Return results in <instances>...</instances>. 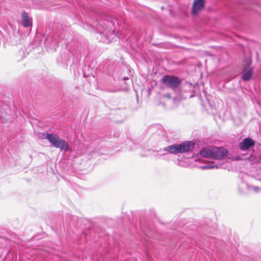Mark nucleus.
I'll use <instances>...</instances> for the list:
<instances>
[{
    "instance_id": "7",
    "label": "nucleus",
    "mask_w": 261,
    "mask_h": 261,
    "mask_svg": "<svg viewBox=\"0 0 261 261\" xmlns=\"http://www.w3.org/2000/svg\"><path fill=\"white\" fill-rule=\"evenodd\" d=\"M22 25L25 28L32 25V18L29 16V14L24 11L22 12Z\"/></svg>"
},
{
    "instance_id": "11",
    "label": "nucleus",
    "mask_w": 261,
    "mask_h": 261,
    "mask_svg": "<svg viewBox=\"0 0 261 261\" xmlns=\"http://www.w3.org/2000/svg\"><path fill=\"white\" fill-rule=\"evenodd\" d=\"M244 184L245 185V184ZM245 185L246 186V187H247V188L249 190L252 189L256 193L259 192L261 190L260 188H259V187H258L257 186H250L248 185V184H245Z\"/></svg>"
},
{
    "instance_id": "5",
    "label": "nucleus",
    "mask_w": 261,
    "mask_h": 261,
    "mask_svg": "<svg viewBox=\"0 0 261 261\" xmlns=\"http://www.w3.org/2000/svg\"><path fill=\"white\" fill-rule=\"evenodd\" d=\"M97 25L102 28L105 30L111 29L113 25L112 22L110 20V18L105 16H101L97 18Z\"/></svg>"
},
{
    "instance_id": "9",
    "label": "nucleus",
    "mask_w": 261,
    "mask_h": 261,
    "mask_svg": "<svg viewBox=\"0 0 261 261\" xmlns=\"http://www.w3.org/2000/svg\"><path fill=\"white\" fill-rule=\"evenodd\" d=\"M200 154L204 158L212 159V147L203 148L200 150Z\"/></svg>"
},
{
    "instance_id": "2",
    "label": "nucleus",
    "mask_w": 261,
    "mask_h": 261,
    "mask_svg": "<svg viewBox=\"0 0 261 261\" xmlns=\"http://www.w3.org/2000/svg\"><path fill=\"white\" fill-rule=\"evenodd\" d=\"M227 151L222 147H212V159L218 160L219 163L213 162L210 165H204L201 167L203 169L220 168L222 167L223 164L220 163L227 155Z\"/></svg>"
},
{
    "instance_id": "12",
    "label": "nucleus",
    "mask_w": 261,
    "mask_h": 261,
    "mask_svg": "<svg viewBox=\"0 0 261 261\" xmlns=\"http://www.w3.org/2000/svg\"><path fill=\"white\" fill-rule=\"evenodd\" d=\"M156 129V126H151L148 129V133L149 135L152 134L154 133V132Z\"/></svg>"
},
{
    "instance_id": "3",
    "label": "nucleus",
    "mask_w": 261,
    "mask_h": 261,
    "mask_svg": "<svg viewBox=\"0 0 261 261\" xmlns=\"http://www.w3.org/2000/svg\"><path fill=\"white\" fill-rule=\"evenodd\" d=\"M46 138L56 148L64 151H70L71 150L68 143L55 134L47 133Z\"/></svg>"
},
{
    "instance_id": "6",
    "label": "nucleus",
    "mask_w": 261,
    "mask_h": 261,
    "mask_svg": "<svg viewBox=\"0 0 261 261\" xmlns=\"http://www.w3.org/2000/svg\"><path fill=\"white\" fill-rule=\"evenodd\" d=\"M255 141L250 138H246L239 144V148L242 151H246L251 147L254 146Z\"/></svg>"
},
{
    "instance_id": "14",
    "label": "nucleus",
    "mask_w": 261,
    "mask_h": 261,
    "mask_svg": "<svg viewBox=\"0 0 261 261\" xmlns=\"http://www.w3.org/2000/svg\"><path fill=\"white\" fill-rule=\"evenodd\" d=\"M127 79H128V77H124L123 78V80H124V81H125V80H127Z\"/></svg>"
},
{
    "instance_id": "8",
    "label": "nucleus",
    "mask_w": 261,
    "mask_h": 261,
    "mask_svg": "<svg viewBox=\"0 0 261 261\" xmlns=\"http://www.w3.org/2000/svg\"><path fill=\"white\" fill-rule=\"evenodd\" d=\"M204 2L203 0H196L193 4L192 13L196 14L204 7Z\"/></svg>"
},
{
    "instance_id": "10",
    "label": "nucleus",
    "mask_w": 261,
    "mask_h": 261,
    "mask_svg": "<svg viewBox=\"0 0 261 261\" xmlns=\"http://www.w3.org/2000/svg\"><path fill=\"white\" fill-rule=\"evenodd\" d=\"M253 70L252 69H245L242 73L241 77L244 81H249L252 76Z\"/></svg>"
},
{
    "instance_id": "13",
    "label": "nucleus",
    "mask_w": 261,
    "mask_h": 261,
    "mask_svg": "<svg viewBox=\"0 0 261 261\" xmlns=\"http://www.w3.org/2000/svg\"><path fill=\"white\" fill-rule=\"evenodd\" d=\"M162 159L164 160H165L166 161H169L170 156L169 157H162Z\"/></svg>"
},
{
    "instance_id": "1",
    "label": "nucleus",
    "mask_w": 261,
    "mask_h": 261,
    "mask_svg": "<svg viewBox=\"0 0 261 261\" xmlns=\"http://www.w3.org/2000/svg\"><path fill=\"white\" fill-rule=\"evenodd\" d=\"M195 143L192 141H186L180 144H175L169 145L160 150H157L159 158L169 157V154H176L192 151L194 148Z\"/></svg>"
},
{
    "instance_id": "4",
    "label": "nucleus",
    "mask_w": 261,
    "mask_h": 261,
    "mask_svg": "<svg viewBox=\"0 0 261 261\" xmlns=\"http://www.w3.org/2000/svg\"><path fill=\"white\" fill-rule=\"evenodd\" d=\"M162 82L167 87L174 88L180 84L181 81L175 76L164 75L162 79Z\"/></svg>"
}]
</instances>
